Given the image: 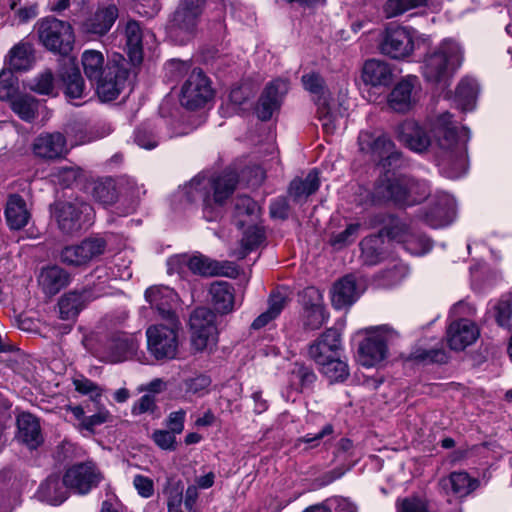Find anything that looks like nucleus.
Returning <instances> with one entry per match:
<instances>
[{"label": "nucleus", "instance_id": "338daca9", "mask_svg": "<svg viewBox=\"0 0 512 512\" xmlns=\"http://www.w3.org/2000/svg\"><path fill=\"white\" fill-rule=\"evenodd\" d=\"M301 304L304 310L324 307L323 295L315 287H307L301 294Z\"/></svg>", "mask_w": 512, "mask_h": 512}, {"label": "nucleus", "instance_id": "49530a36", "mask_svg": "<svg viewBox=\"0 0 512 512\" xmlns=\"http://www.w3.org/2000/svg\"><path fill=\"white\" fill-rule=\"evenodd\" d=\"M39 101L29 95L23 94L11 100V109L23 121L31 122L37 117Z\"/></svg>", "mask_w": 512, "mask_h": 512}, {"label": "nucleus", "instance_id": "8fccbe9b", "mask_svg": "<svg viewBox=\"0 0 512 512\" xmlns=\"http://www.w3.org/2000/svg\"><path fill=\"white\" fill-rule=\"evenodd\" d=\"M264 230L256 225L248 227L241 239V248L235 252V256L238 259H243L246 255L257 248L264 240Z\"/></svg>", "mask_w": 512, "mask_h": 512}, {"label": "nucleus", "instance_id": "a878e982", "mask_svg": "<svg viewBox=\"0 0 512 512\" xmlns=\"http://www.w3.org/2000/svg\"><path fill=\"white\" fill-rule=\"evenodd\" d=\"M119 17V9L115 4L99 5L96 11L84 23L87 33L106 35Z\"/></svg>", "mask_w": 512, "mask_h": 512}, {"label": "nucleus", "instance_id": "0eeeda50", "mask_svg": "<svg viewBox=\"0 0 512 512\" xmlns=\"http://www.w3.org/2000/svg\"><path fill=\"white\" fill-rule=\"evenodd\" d=\"M397 336V332L388 326L379 327L368 333L358 347L359 364L367 368L377 366L387 357L388 342Z\"/></svg>", "mask_w": 512, "mask_h": 512}, {"label": "nucleus", "instance_id": "aec40b11", "mask_svg": "<svg viewBox=\"0 0 512 512\" xmlns=\"http://www.w3.org/2000/svg\"><path fill=\"white\" fill-rule=\"evenodd\" d=\"M288 88V82L282 79L274 80L265 87L256 108L259 119L267 121L272 117L273 113L279 109Z\"/></svg>", "mask_w": 512, "mask_h": 512}, {"label": "nucleus", "instance_id": "0e129e2a", "mask_svg": "<svg viewBox=\"0 0 512 512\" xmlns=\"http://www.w3.org/2000/svg\"><path fill=\"white\" fill-rule=\"evenodd\" d=\"M327 320L324 307L303 311V323L305 328L310 330L319 329Z\"/></svg>", "mask_w": 512, "mask_h": 512}, {"label": "nucleus", "instance_id": "5fc2aeb1", "mask_svg": "<svg viewBox=\"0 0 512 512\" xmlns=\"http://www.w3.org/2000/svg\"><path fill=\"white\" fill-rule=\"evenodd\" d=\"M444 486H450L452 492L458 496H465L474 489V481L465 472H453L444 480Z\"/></svg>", "mask_w": 512, "mask_h": 512}, {"label": "nucleus", "instance_id": "79ce46f5", "mask_svg": "<svg viewBox=\"0 0 512 512\" xmlns=\"http://www.w3.org/2000/svg\"><path fill=\"white\" fill-rule=\"evenodd\" d=\"M128 54L134 64L142 61V30L138 22L130 20L125 26Z\"/></svg>", "mask_w": 512, "mask_h": 512}, {"label": "nucleus", "instance_id": "bf43d9fd", "mask_svg": "<svg viewBox=\"0 0 512 512\" xmlns=\"http://www.w3.org/2000/svg\"><path fill=\"white\" fill-rule=\"evenodd\" d=\"M301 81L307 91L317 96V103H322L324 99L327 101L325 82L318 73L305 74Z\"/></svg>", "mask_w": 512, "mask_h": 512}, {"label": "nucleus", "instance_id": "9d476101", "mask_svg": "<svg viewBox=\"0 0 512 512\" xmlns=\"http://www.w3.org/2000/svg\"><path fill=\"white\" fill-rule=\"evenodd\" d=\"M191 330V345L196 352H202L215 344L217 328L215 314L206 307L195 309L189 320Z\"/></svg>", "mask_w": 512, "mask_h": 512}, {"label": "nucleus", "instance_id": "f3484780", "mask_svg": "<svg viewBox=\"0 0 512 512\" xmlns=\"http://www.w3.org/2000/svg\"><path fill=\"white\" fill-rule=\"evenodd\" d=\"M33 154L43 160H57L68 153L67 141L60 132H43L32 143Z\"/></svg>", "mask_w": 512, "mask_h": 512}, {"label": "nucleus", "instance_id": "09e8293b", "mask_svg": "<svg viewBox=\"0 0 512 512\" xmlns=\"http://www.w3.org/2000/svg\"><path fill=\"white\" fill-rule=\"evenodd\" d=\"M92 196L97 202L105 206L114 204L118 198L114 180L105 178L96 181L93 186Z\"/></svg>", "mask_w": 512, "mask_h": 512}, {"label": "nucleus", "instance_id": "ddd939ff", "mask_svg": "<svg viewBox=\"0 0 512 512\" xmlns=\"http://www.w3.org/2000/svg\"><path fill=\"white\" fill-rule=\"evenodd\" d=\"M101 474L92 462L70 467L63 476L67 490L77 494H87L101 480Z\"/></svg>", "mask_w": 512, "mask_h": 512}, {"label": "nucleus", "instance_id": "393cba45", "mask_svg": "<svg viewBox=\"0 0 512 512\" xmlns=\"http://www.w3.org/2000/svg\"><path fill=\"white\" fill-rule=\"evenodd\" d=\"M455 214V199L448 194H442L426 211L424 221L432 228H440L449 225L455 218Z\"/></svg>", "mask_w": 512, "mask_h": 512}, {"label": "nucleus", "instance_id": "cd10ccee", "mask_svg": "<svg viewBox=\"0 0 512 512\" xmlns=\"http://www.w3.org/2000/svg\"><path fill=\"white\" fill-rule=\"evenodd\" d=\"M64 84V93L69 99H83L87 96L85 81L74 59H68L66 67L60 72Z\"/></svg>", "mask_w": 512, "mask_h": 512}, {"label": "nucleus", "instance_id": "2eb2a0df", "mask_svg": "<svg viewBox=\"0 0 512 512\" xmlns=\"http://www.w3.org/2000/svg\"><path fill=\"white\" fill-rule=\"evenodd\" d=\"M138 348L135 338L125 333H117L106 339L99 351L100 358L106 362L118 363L132 357Z\"/></svg>", "mask_w": 512, "mask_h": 512}, {"label": "nucleus", "instance_id": "6e6552de", "mask_svg": "<svg viewBox=\"0 0 512 512\" xmlns=\"http://www.w3.org/2000/svg\"><path fill=\"white\" fill-rule=\"evenodd\" d=\"M92 207L78 199L62 201L55 204L54 215L59 229L67 235L79 232L85 224H89Z\"/></svg>", "mask_w": 512, "mask_h": 512}, {"label": "nucleus", "instance_id": "c9c22d12", "mask_svg": "<svg viewBox=\"0 0 512 512\" xmlns=\"http://www.w3.org/2000/svg\"><path fill=\"white\" fill-rule=\"evenodd\" d=\"M238 183V177L233 172H224L221 175L210 179L209 194L211 203L221 206L233 194Z\"/></svg>", "mask_w": 512, "mask_h": 512}, {"label": "nucleus", "instance_id": "7c9ffc66", "mask_svg": "<svg viewBox=\"0 0 512 512\" xmlns=\"http://www.w3.org/2000/svg\"><path fill=\"white\" fill-rule=\"evenodd\" d=\"M4 213L7 225L12 230L24 228L31 218L26 201L19 194L9 195Z\"/></svg>", "mask_w": 512, "mask_h": 512}, {"label": "nucleus", "instance_id": "13d9d810", "mask_svg": "<svg viewBox=\"0 0 512 512\" xmlns=\"http://www.w3.org/2000/svg\"><path fill=\"white\" fill-rule=\"evenodd\" d=\"M72 383L78 393L88 396L94 402L102 395V388L82 374L73 377Z\"/></svg>", "mask_w": 512, "mask_h": 512}, {"label": "nucleus", "instance_id": "774afa93", "mask_svg": "<svg viewBox=\"0 0 512 512\" xmlns=\"http://www.w3.org/2000/svg\"><path fill=\"white\" fill-rule=\"evenodd\" d=\"M235 215L237 217L247 215L256 216L259 207L257 203L247 195H240L235 199L234 203Z\"/></svg>", "mask_w": 512, "mask_h": 512}, {"label": "nucleus", "instance_id": "20e7f679", "mask_svg": "<svg viewBox=\"0 0 512 512\" xmlns=\"http://www.w3.org/2000/svg\"><path fill=\"white\" fill-rule=\"evenodd\" d=\"M39 42L49 51L67 56L73 50L75 36L69 22L55 17L41 18L35 25Z\"/></svg>", "mask_w": 512, "mask_h": 512}, {"label": "nucleus", "instance_id": "39448f33", "mask_svg": "<svg viewBox=\"0 0 512 512\" xmlns=\"http://www.w3.org/2000/svg\"><path fill=\"white\" fill-rule=\"evenodd\" d=\"M359 150L377 162L383 169L390 171L400 167L402 154L396 149L388 135L376 131H361L358 136Z\"/></svg>", "mask_w": 512, "mask_h": 512}, {"label": "nucleus", "instance_id": "4d7b16f0", "mask_svg": "<svg viewBox=\"0 0 512 512\" xmlns=\"http://www.w3.org/2000/svg\"><path fill=\"white\" fill-rule=\"evenodd\" d=\"M409 359L422 362V363H446L447 362V354L441 348H433V349H424V348H416L414 349L409 356Z\"/></svg>", "mask_w": 512, "mask_h": 512}, {"label": "nucleus", "instance_id": "f257e3e1", "mask_svg": "<svg viewBox=\"0 0 512 512\" xmlns=\"http://www.w3.org/2000/svg\"><path fill=\"white\" fill-rule=\"evenodd\" d=\"M449 112L432 120L430 132L437 144L436 161L441 173L450 179L462 176L467 169L466 147L458 138L457 128Z\"/></svg>", "mask_w": 512, "mask_h": 512}, {"label": "nucleus", "instance_id": "a18cd8bd", "mask_svg": "<svg viewBox=\"0 0 512 512\" xmlns=\"http://www.w3.org/2000/svg\"><path fill=\"white\" fill-rule=\"evenodd\" d=\"M286 305V297L280 292H274L270 295L268 309L260 314L251 324V328L258 330L266 326L275 319Z\"/></svg>", "mask_w": 512, "mask_h": 512}, {"label": "nucleus", "instance_id": "680f3d73", "mask_svg": "<svg viewBox=\"0 0 512 512\" xmlns=\"http://www.w3.org/2000/svg\"><path fill=\"white\" fill-rule=\"evenodd\" d=\"M18 90L17 78L6 69L0 73V101L12 100Z\"/></svg>", "mask_w": 512, "mask_h": 512}, {"label": "nucleus", "instance_id": "3c124183", "mask_svg": "<svg viewBox=\"0 0 512 512\" xmlns=\"http://www.w3.org/2000/svg\"><path fill=\"white\" fill-rule=\"evenodd\" d=\"M488 313H492L500 327L508 328L512 319V290L503 295Z\"/></svg>", "mask_w": 512, "mask_h": 512}, {"label": "nucleus", "instance_id": "6ab92c4d", "mask_svg": "<svg viewBox=\"0 0 512 512\" xmlns=\"http://www.w3.org/2000/svg\"><path fill=\"white\" fill-rule=\"evenodd\" d=\"M341 350L342 344L339 331L335 328H329L310 344L308 353L311 359L318 364L338 356Z\"/></svg>", "mask_w": 512, "mask_h": 512}, {"label": "nucleus", "instance_id": "f704fd0d", "mask_svg": "<svg viewBox=\"0 0 512 512\" xmlns=\"http://www.w3.org/2000/svg\"><path fill=\"white\" fill-rule=\"evenodd\" d=\"M363 81L372 86H388L393 81V71L384 61L370 59L365 62L362 72Z\"/></svg>", "mask_w": 512, "mask_h": 512}, {"label": "nucleus", "instance_id": "72a5a7b5", "mask_svg": "<svg viewBox=\"0 0 512 512\" xmlns=\"http://www.w3.org/2000/svg\"><path fill=\"white\" fill-rule=\"evenodd\" d=\"M359 295L354 276L346 275L333 286L332 304L336 309H342L352 305Z\"/></svg>", "mask_w": 512, "mask_h": 512}, {"label": "nucleus", "instance_id": "b1692460", "mask_svg": "<svg viewBox=\"0 0 512 512\" xmlns=\"http://www.w3.org/2000/svg\"><path fill=\"white\" fill-rule=\"evenodd\" d=\"M145 298L155 308L161 320L179 318L174 311L177 295L167 286H151L145 292Z\"/></svg>", "mask_w": 512, "mask_h": 512}, {"label": "nucleus", "instance_id": "e2e57ef3", "mask_svg": "<svg viewBox=\"0 0 512 512\" xmlns=\"http://www.w3.org/2000/svg\"><path fill=\"white\" fill-rule=\"evenodd\" d=\"M60 261L71 267L87 266V262L78 244L64 247L60 253Z\"/></svg>", "mask_w": 512, "mask_h": 512}, {"label": "nucleus", "instance_id": "a211bd4d", "mask_svg": "<svg viewBox=\"0 0 512 512\" xmlns=\"http://www.w3.org/2000/svg\"><path fill=\"white\" fill-rule=\"evenodd\" d=\"M420 83L416 76L408 75L399 81L388 97V104L396 112L409 111L416 103Z\"/></svg>", "mask_w": 512, "mask_h": 512}, {"label": "nucleus", "instance_id": "dca6fc26", "mask_svg": "<svg viewBox=\"0 0 512 512\" xmlns=\"http://www.w3.org/2000/svg\"><path fill=\"white\" fill-rule=\"evenodd\" d=\"M103 287L93 292L91 289H74L63 294L58 300L59 317L66 321H75L87 303L100 297Z\"/></svg>", "mask_w": 512, "mask_h": 512}, {"label": "nucleus", "instance_id": "4c0bfd02", "mask_svg": "<svg viewBox=\"0 0 512 512\" xmlns=\"http://www.w3.org/2000/svg\"><path fill=\"white\" fill-rule=\"evenodd\" d=\"M184 429L183 418H170L165 428L157 429L152 434L155 444L162 450L176 449V435Z\"/></svg>", "mask_w": 512, "mask_h": 512}, {"label": "nucleus", "instance_id": "4468645a", "mask_svg": "<svg viewBox=\"0 0 512 512\" xmlns=\"http://www.w3.org/2000/svg\"><path fill=\"white\" fill-rule=\"evenodd\" d=\"M414 49L411 34L404 27H389L385 30L380 50L384 55L394 59L409 56Z\"/></svg>", "mask_w": 512, "mask_h": 512}, {"label": "nucleus", "instance_id": "1a4fd4ad", "mask_svg": "<svg viewBox=\"0 0 512 512\" xmlns=\"http://www.w3.org/2000/svg\"><path fill=\"white\" fill-rule=\"evenodd\" d=\"M129 77L128 63L125 60L121 62H108L104 74L100 76L92 85L95 92L102 102L115 100L125 87Z\"/></svg>", "mask_w": 512, "mask_h": 512}, {"label": "nucleus", "instance_id": "de8ad7c7", "mask_svg": "<svg viewBox=\"0 0 512 512\" xmlns=\"http://www.w3.org/2000/svg\"><path fill=\"white\" fill-rule=\"evenodd\" d=\"M28 88L39 95L56 96L55 77L52 70L45 69L37 74L28 83Z\"/></svg>", "mask_w": 512, "mask_h": 512}, {"label": "nucleus", "instance_id": "412c9836", "mask_svg": "<svg viewBox=\"0 0 512 512\" xmlns=\"http://www.w3.org/2000/svg\"><path fill=\"white\" fill-rule=\"evenodd\" d=\"M397 137L408 149L423 153L430 147L432 141L429 133L414 120H405L397 128Z\"/></svg>", "mask_w": 512, "mask_h": 512}, {"label": "nucleus", "instance_id": "bb28decb", "mask_svg": "<svg viewBox=\"0 0 512 512\" xmlns=\"http://www.w3.org/2000/svg\"><path fill=\"white\" fill-rule=\"evenodd\" d=\"M67 497L68 490L57 474H52L41 482L35 493L36 499L52 506L62 504Z\"/></svg>", "mask_w": 512, "mask_h": 512}, {"label": "nucleus", "instance_id": "69168bd1", "mask_svg": "<svg viewBox=\"0 0 512 512\" xmlns=\"http://www.w3.org/2000/svg\"><path fill=\"white\" fill-rule=\"evenodd\" d=\"M318 119L322 122V128L325 133L333 134L336 130V117L328 107L327 101L324 99L322 103H317Z\"/></svg>", "mask_w": 512, "mask_h": 512}, {"label": "nucleus", "instance_id": "4be33fe9", "mask_svg": "<svg viewBox=\"0 0 512 512\" xmlns=\"http://www.w3.org/2000/svg\"><path fill=\"white\" fill-rule=\"evenodd\" d=\"M188 269L193 274L203 277H234L237 274L236 268L230 262H219L202 254L189 256Z\"/></svg>", "mask_w": 512, "mask_h": 512}, {"label": "nucleus", "instance_id": "9b49d317", "mask_svg": "<svg viewBox=\"0 0 512 512\" xmlns=\"http://www.w3.org/2000/svg\"><path fill=\"white\" fill-rule=\"evenodd\" d=\"M212 97L213 91L203 71L199 68L193 69L182 86L181 105L189 110H197L204 107Z\"/></svg>", "mask_w": 512, "mask_h": 512}, {"label": "nucleus", "instance_id": "2f4dec72", "mask_svg": "<svg viewBox=\"0 0 512 512\" xmlns=\"http://www.w3.org/2000/svg\"><path fill=\"white\" fill-rule=\"evenodd\" d=\"M209 185L210 178L198 175L185 185L184 191L187 201L193 203L201 200L203 202L205 217L209 221H212L214 216L211 215V195L209 194Z\"/></svg>", "mask_w": 512, "mask_h": 512}, {"label": "nucleus", "instance_id": "c756f323", "mask_svg": "<svg viewBox=\"0 0 512 512\" xmlns=\"http://www.w3.org/2000/svg\"><path fill=\"white\" fill-rule=\"evenodd\" d=\"M406 231L407 227L404 224L396 225L388 231V235L403 242L405 249L413 255H423L431 250L432 242L428 237Z\"/></svg>", "mask_w": 512, "mask_h": 512}, {"label": "nucleus", "instance_id": "473e14b6", "mask_svg": "<svg viewBox=\"0 0 512 512\" xmlns=\"http://www.w3.org/2000/svg\"><path fill=\"white\" fill-rule=\"evenodd\" d=\"M33 52V47L28 42L14 45L5 58L6 70L11 73L29 70L34 64Z\"/></svg>", "mask_w": 512, "mask_h": 512}, {"label": "nucleus", "instance_id": "f03ea898", "mask_svg": "<svg viewBox=\"0 0 512 512\" xmlns=\"http://www.w3.org/2000/svg\"><path fill=\"white\" fill-rule=\"evenodd\" d=\"M462 60L460 45L453 40H444L425 55L421 67L422 75L429 83H446L460 67Z\"/></svg>", "mask_w": 512, "mask_h": 512}, {"label": "nucleus", "instance_id": "e433bc0d", "mask_svg": "<svg viewBox=\"0 0 512 512\" xmlns=\"http://www.w3.org/2000/svg\"><path fill=\"white\" fill-rule=\"evenodd\" d=\"M16 438L29 449H36L43 443L39 418H17Z\"/></svg>", "mask_w": 512, "mask_h": 512}, {"label": "nucleus", "instance_id": "6e6d98bb", "mask_svg": "<svg viewBox=\"0 0 512 512\" xmlns=\"http://www.w3.org/2000/svg\"><path fill=\"white\" fill-rule=\"evenodd\" d=\"M428 0H387L384 13L387 18L399 16L410 9L426 5Z\"/></svg>", "mask_w": 512, "mask_h": 512}, {"label": "nucleus", "instance_id": "5701e85b", "mask_svg": "<svg viewBox=\"0 0 512 512\" xmlns=\"http://www.w3.org/2000/svg\"><path fill=\"white\" fill-rule=\"evenodd\" d=\"M478 335L479 330L473 322L468 319H460L448 326L446 339L450 349L461 351L471 345Z\"/></svg>", "mask_w": 512, "mask_h": 512}, {"label": "nucleus", "instance_id": "58836bf2", "mask_svg": "<svg viewBox=\"0 0 512 512\" xmlns=\"http://www.w3.org/2000/svg\"><path fill=\"white\" fill-rule=\"evenodd\" d=\"M211 295L214 309L220 314L230 313L234 308L233 288L228 282L220 281L211 284Z\"/></svg>", "mask_w": 512, "mask_h": 512}, {"label": "nucleus", "instance_id": "7ed1b4c3", "mask_svg": "<svg viewBox=\"0 0 512 512\" xmlns=\"http://www.w3.org/2000/svg\"><path fill=\"white\" fill-rule=\"evenodd\" d=\"M179 318L161 320L149 326L146 330L147 349L156 360H171L176 358L179 348Z\"/></svg>", "mask_w": 512, "mask_h": 512}, {"label": "nucleus", "instance_id": "423d86ee", "mask_svg": "<svg viewBox=\"0 0 512 512\" xmlns=\"http://www.w3.org/2000/svg\"><path fill=\"white\" fill-rule=\"evenodd\" d=\"M206 0H181L173 13L168 30L171 37L183 43L194 34Z\"/></svg>", "mask_w": 512, "mask_h": 512}, {"label": "nucleus", "instance_id": "ea45409f", "mask_svg": "<svg viewBox=\"0 0 512 512\" xmlns=\"http://www.w3.org/2000/svg\"><path fill=\"white\" fill-rule=\"evenodd\" d=\"M320 186L318 172L311 170L304 179L296 178L289 186V195L296 202H301L314 194Z\"/></svg>", "mask_w": 512, "mask_h": 512}, {"label": "nucleus", "instance_id": "f8f14e48", "mask_svg": "<svg viewBox=\"0 0 512 512\" xmlns=\"http://www.w3.org/2000/svg\"><path fill=\"white\" fill-rule=\"evenodd\" d=\"M408 175H390L389 171L381 176L372 193L376 203L393 202L398 206H405L406 187L409 185Z\"/></svg>", "mask_w": 512, "mask_h": 512}, {"label": "nucleus", "instance_id": "a19ab883", "mask_svg": "<svg viewBox=\"0 0 512 512\" xmlns=\"http://www.w3.org/2000/svg\"><path fill=\"white\" fill-rule=\"evenodd\" d=\"M81 64L91 84L100 79L107 66L103 53L98 50H85L81 56Z\"/></svg>", "mask_w": 512, "mask_h": 512}, {"label": "nucleus", "instance_id": "37998d69", "mask_svg": "<svg viewBox=\"0 0 512 512\" xmlns=\"http://www.w3.org/2000/svg\"><path fill=\"white\" fill-rule=\"evenodd\" d=\"M320 372L328 380L330 384L344 382L350 375L348 364L340 359V354L328 361L318 363Z\"/></svg>", "mask_w": 512, "mask_h": 512}, {"label": "nucleus", "instance_id": "c85d7f7f", "mask_svg": "<svg viewBox=\"0 0 512 512\" xmlns=\"http://www.w3.org/2000/svg\"><path fill=\"white\" fill-rule=\"evenodd\" d=\"M70 274L59 266H48L42 268L38 283L45 295H56L61 289L70 283Z\"/></svg>", "mask_w": 512, "mask_h": 512}, {"label": "nucleus", "instance_id": "603ef678", "mask_svg": "<svg viewBox=\"0 0 512 512\" xmlns=\"http://www.w3.org/2000/svg\"><path fill=\"white\" fill-rule=\"evenodd\" d=\"M87 265L102 256L107 248V242L102 237H88L78 244Z\"/></svg>", "mask_w": 512, "mask_h": 512}, {"label": "nucleus", "instance_id": "864d4df0", "mask_svg": "<svg viewBox=\"0 0 512 512\" xmlns=\"http://www.w3.org/2000/svg\"><path fill=\"white\" fill-rule=\"evenodd\" d=\"M409 185L406 187L405 206H412L423 201L430 193L426 181L417 180L409 176Z\"/></svg>", "mask_w": 512, "mask_h": 512}, {"label": "nucleus", "instance_id": "052dcab7", "mask_svg": "<svg viewBox=\"0 0 512 512\" xmlns=\"http://www.w3.org/2000/svg\"><path fill=\"white\" fill-rule=\"evenodd\" d=\"M360 224L353 223L349 224L346 229L337 234H333L329 240L331 246L335 249L340 250L350 244H352L358 237Z\"/></svg>", "mask_w": 512, "mask_h": 512}, {"label": "nucleus", "instance_id": "c03bdc74", "mask_svg": "<svg viewBox=\"0 0 512 512\" xmlns=\"http://www.w3.org/2000/svg\"><path fill=\"white\" fill-rule=\"evenodd\" d=\"M455 100L463 111L474 110L477 103V81L462 79L456 88Z\"/></svg>", "mask_w": 512, "mask_h": 512}]
</instances>
